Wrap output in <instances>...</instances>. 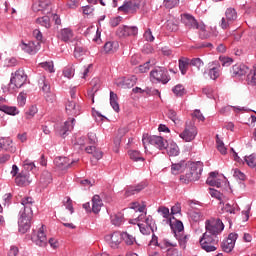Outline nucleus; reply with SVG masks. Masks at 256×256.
<instances>
[{
  "label": "nucleus",
  "instance_id": "4be33fe9",
  "mask_svg": "<svg viewBox=\"0 0 256 256\" xmlns=\"http://www.w3.org/2000/svg\"><path fill=\"white\" fill-rule=\"evenodd\" d=\"M73 125H75V118H69L63 126L57 128V132L61 137H65V135H67V131H71L73 129Z\"/></svg>",
  "mask_w": 256,
  "mask_h": 256
},
{
  "label": "nucleus",
  "instance_id": "e2e57ef3",
  "mask_svg": "<svg viewBox=\"0 0 256 256\" xmlns=\"http://www.w3.org/2000/svg\"><path fill=\"white\" fill-rule=\"evenodd\" d=\"M221 63H222V67H231V65L233 64V59L229 58V57H219Z\"/></svg>",
  "mask_w": 256,
  "mask_h": 256
},
{
  "label": "nucleus",
  "instance_id": "393cba45",
  "mask_svg": "<svg viewBox=\"0 0 256 256\" xmlns=\"http://www.w3.org/2000/svg\"><path fill=\"white\" fill-rule=\"evenodd\" d=\"M58 37L61 39V41L67 43V41H71V39H73V30L70 28H64L60 30Z\"/></svg>",
  "mask_w": 256,
  "mask_h": 256
},
{
  "label": "nucleus",
  "instance_id": "c85d7f7f",
  "mask_svg": "<svg viewBox=\"0 0 256 256\" xmlns=\"http://www.w3.org/2000/svg\"><path fill=\"white\" fill-rule=\"evenodd\" d=\"M101 207H103V200H101L99 195H94L92 198V211L94 213H99Z\"/></svg>",
  "mask_w": 256,
  "mask_h": 256
},
{
  "label": "nucleus",
  "instance_id": "423d86ee",
  "mask_svg": "<svg viewBox=\"0 0 256 256\" xmlns=\"http://www.w3.org/2000/svg\"><path fill=\"white\" fill-rule=\"evenodd\" d=\"M200 245L206 253L217 251V249H219V237L203 234L200 239Z\"/></svg>",
  "mask_w": 256,
  "mask_h": 256
},
{
  "label": "nucleus",
  "instance_id": "e433bc0d",
  "mask_svg": "<svg viewBox=\"0 0 256 256\" xmlns=\"http://www.w3.org/2000/svg\"><path fill=\"white\" fill-rule=\"evenodd\" d=\"M225 17L228 22L233 23L234 21H237V10L235 8H227L225 11Z\"/></svg>",
  "mask_w": 256,
  "mask_h": 256
},
{
  "label": "nucleus",
  "instance_id": "5fc2aeb1",
  "mask_svg": "<svg viewBox=\"0 0 256 256\" xmlns=\"http://www.w3.org/2000/svg\"><path fill=\"white\" fill-rule=\"evenodd\" d=\"M206 183L210 185V187H217L218 189L221 187V180L217 178H207Z\"/></svg>",
  "mask_w": 256,
  "mask_h": 256
},
{
  "label": "nucleus",
  "instance_id": "7c9ffc66",
  "mask_svg": "<svg viewBox=\"0 0 256 256\" xmlns=\"http://www.w3.org/2000/svg\"><path fill=\"white\" fill-rule=\"evenodd\" d=\"M0 111L6 113V115H19V109L15 106H7L5 104H0Z\"/></svg>",
  "mask_w": 256,
  "mask_h": 256
},
{
  "label": "nucleus",
  "instance_id": "13d9d810",
  "mask_svg": "<svg viewBox=\"0 0 256 256\" xmlns=\"http://www.w3.org/2000/svg\"><path fill=\"white\" fill-rule=\"evenodd\" d=\"M17 101L20 107H24L25 103H27V94L25 92H21L18 95Z\"/></svg>",
  "mask_w": 256,
  "mask_h": 256
},
{
  "label": "nucleus",
  "instance_id": "37998d69",
  "mask_svg": "<svg viewBox=\"0 0 256 256\" xmlns=\"http://www.w3.org/2000/svg\"><path fill=\"white\" fill-rule=\"evenodd\" d=\"M36 23H38V25H41L42 27H45L46 29H49V27H51V20L49 19V16H43L41 18H38L36 20Z\"/></svg>",
  "mask_w": 256,
  "mask_h": 256
},
{
  "label": "nucleus",
  "instance_id": "8fccbe9b",
  "mask_svg": "<svg viewBox=\"0 0 256 256\" xmlns=\"http://www.w3.org/2000/svg\"><path fill=\"white\" fill-rule=\"evenodd\" d=\"M173 93L176 97H183L185 95V87L183 85L178 84L173 88Z\"/></svg>",
  "mask_w": 256,
  "mask_h": 256
},
{
  "label": "nucleus",
  "instance_id": "2f4dec72",
  "mask_svg": "<svg viewBox=\"0 0 256 256\" xmlns=\"http://www.w3.org/2000/svg\"><path fill=\"white\" fill-rule=\"evenodd\" d=\"M187 169V163L185 161L172 164L171 171L173 175H179V173H183Z\"/></svg>",
  "mask_w": 256,
  "mask_h": 256
},
{
  "label": "nucleus",
  "instance_id": "338daca9",
  "mask_svg": "<svg viewBox=\"0 0 256 256\" xmlns=\"http://www.w3.org/2000/svg\"><path fill=\"white\" fill-rule=\"evenodd\" d=\"M150 64H151V61H148V62H146V63L140 65V66L138 67L139 73H147V71H149V69H151Z\"/></svg>",
  "mask_w": 256,
  "mask_h": 256
},
{
  "label": "nucleus",
  "instance_id": "c9c22d12",
  "mask_svg": "<svg viewBox=\"0 0 256 256\" xmlns=\"http://www.w3.org/2000/svg\"><path fill=\"white\" fill-rule=\"evenodd\" d=\"M165 149L170 157H177L179 155V146H177V143L171 142Z\"/></svg>",
  "mask_w": 256,
  "mask_h": 256
},
{
  "label": "nucleus",
  "instance_id": "ea45409f",
  "mask_svg": "<svg viewBox=\"0 0 256 256\" xmlns=\"http://www.w3.org/2000/svg\"><path fill=\"white\" fill-rule=\"evenodd\" d=\"M247 83L252 87L256 86V64H254L253 69L247 75Z\"/></svg>",
  "mask_w": 256,
  "mask_h": 256
},
{
  "label": "nucleus",
  "instance_id": "1a4fd4ad",
  "mask_svg": "<svg viewBox=\"0 0 256 256\" xmlns=\"http://www.w3.org/2000/svg\"><path fill=\"white\" fill-rule=\"evenodd\" d=\"M104 239L112 249H117L119 245H121V242L123 241V236L121 232L116 231V232L107 234L104 237Z\"/></svg>",
  "mask_w": 256,
  "mask_h": 256
},
{
  "label": "nucleus",
  "instance_id": "7ed1b4c3",
  "mask_svg": "<svg viewBox=\"0 0 256 256\" xmlns=\"http://www.w3.org/2000/svg\"><path fill=\"white\" fill-rule=\"evenodd\" d=\"M205 229L206 232L204 235H208L210 237H219V235H221L223 232V229H225V224H223V221H221L219 218H211L210 220L206 221Z\"/></svg>",
  "mask_w": 256,
  "mask_h": 256
},
{
  "label": "nucleus",
  "instance_id": "603ef678",
  "mask_svg": "<svg viewBox=\"0 0 256 256\" xmlns=\"http://www.w3.org/2000/svg\"><path fill=\"white\" fill-rule=\"evenodd\" d=\"M190 65L192 67H196L199 71L203 67L204 63L203 60H201V58H193L190 60Z\"/></svg>",
  "mask_w": 256,
  "mask_h": 256
},
{
  "label": "nucleus",
  "instance_id": "a19ab883",
  "mask_svg": "<svg viewBox=\"0 0 256 256\" xmlns=\"http://www.w3.org/2000/svg\"><path fill=\"white\" fill-rule=\"evenodd\" d=\"M128 155L132 161H142V162L145 161V158L141 156V152L137 150H130L128 152Z\"/></svg>",
  "mask_w": 256,
  "mask_h": 256
},
{
  "label": "nucleus",
  "instance_id": "4c0bfd02",
  "mask_svg": "<svg viewBox=\"0 0 256 256\" xmlns=\"http://www.w3.org/2000/svg\"><path fill=\"white\" fill-rule=\"evenodd\" d=\"M136 84H137V77L135 76L126 78L122 81L123 89H131V87H135Z\"/></svg>",
  "mask_w": 256,
  "mask_h": 256
},
{
  "label": "nucleus",
  "instance_id": "f03ea898",
  "mask_svg": "<svg viewBox=\"0 0 256 256\" xmlns=\"http://www.w3.org/2000/svg\"><path fill=\"white\" fill-rule=\"evenodd\" d=\"M201 173H203V162H192L188 167L186 166V174L180 176V181L186 184L199 181Z\"/></svg>",
  "mask_w": 256,
  "mask_h": 256
},
{
  "label": "nucleus",
  "instance_id": "473e14b6",
  "mask_svg": "<svg viewBox=\"0 0 256 256\" xmlns=\"http://www.w3.org/2000/svg\"><path fill=\"white\" fill-rule=\"evenodd\" d=\"M110 105L112 109L116 111V113H119V96L113 91H110Z\"/></svg>",
  "mask_w": 256,
  "mask_h": 256
},
{
  "label": "nucleus",
  "instance_id": "58836bf2",
  "mask_svg": "<svg viewBox=\"0 0 256 256\" xmlns=\"http://www.w3.org/2000/svg\"><path fill=\"white\" fill-rule=\"evenodd\" d=\"M39 85L44 93V95L46 93H51V84H49V81H47V79H45L44 76H42L39 80Z\"/></svg>",
  "mask_w": 256,
  "mask_h": 256
},
{
  "label": "nucleus",
  "instance_id": "0eeeda50",
  "mask_svg": "<svg viewBox=\"0 0 256 256\" xmlns=\"http://www.w3.org/2000/svg\"><path fill=\"white\" fill-rule=\"evenodd\" d=\"M142 143L144 145V149H147V145H153L154 147H157V149H160V151L167 149V140L163 139L161 136L144 135Z\"/></svg>",
  "mask_w": 256,
  "mask_h": 256
},
{
  "label": "nucleus",
  "instance_id": "09e8293b",
  "mask_svg": "<svg viewBox=\"0 0 256 256\" xmlns=\"http://www.w3.org/2000/svg\"><path fill=\"white\" fill-rule=\"evenodd\" d=\"M166 29L168 31H178L179 29V24H177V20H168L166 22Z\"/></svg>",
  "mask_w": 256,
  "mask_h": 256
},
{
  "label": "nucleus",
  "instance_id": "79ce46f5",
  "mask_svg": "<svg viewBox=\"0 0 256 256\" xmlns=\"http://www.w3.org/2000/svg\"><path fill=\"white\" fill-rule=\"evenodd\" d=\"M122 241H124V243H126V245H133V243H135V236L129 234L128 232H122Z\"/></svg>",
  "mask_w": 256,
  "mask_h": 256
},
{
  "label": "nucleus",
  "instance_id": "ddd939ff",
  "mask_svg": "<svg viewBox=\"0 0 256 256\" xmlns=\"http://www.w3.org/2000/svg\"><path fill=\"white\" fill-rule=\"evenodd\" d=\"M21 50L29 53V55H35L39 49H41V42L29 41L28 43L22 42L20 44Z\"/></svg>",
  "mask_w": 256,
  "mask_h": 256
},
{
  "label": "nucleus",
  "instance_id": "c756f323",
  "mask_svg": "<svg viewBox=\"0 0 256 256\" xmlns=\"http://www.w3.org/2000/svg\"><path fill=\"white\" fill-rule=\"evenodd\" d=\"M53 181V176H51V173H49L48 171H45L42 173L41 177H40V185L41 187H48L50 185V183H52Z\"/></svg>",
  "mask_w": 256,
  "mask_h": 256
},
{
  "label": "nucleus",
  "instance_id": "a211bd4d",
  "mask_svg": "<svg viewBox=\"0 0 256 256\" xmlns=\"http://www.w3.org/2000/svg\"><path fill=\"white\" fill-rule=\"evenodd\" d=\"M31 181L29 172H21L15 178V183L18 187H27V185H31Z\"/></svg>",
  "mask_w": 256,
  "mask_h": 256
},
{
  "label": "nucleus",
  "instance_id": "a878e982",
  "mask_svg": "<svg viewBox=\"0 0 256 256\" xmlns=\"http://www.w3.org/2000/svg\"><path fill=\"white\" fill-rule=\"evenodd\" d=\"M145 189V184H138L136 186H129L126 189L125 196L131 197V195H137V193H141Z\"/></svg>",
  "mask_w": 256,
  "mask_h": 256
},
{
  "label": "nucleus",
  "instance_id": "f257e3e1",
  "mask_svg": "<svg viewBox=\"0 0 256 256\" xmlns=\"http://www.w3.org/2000/svg\"><path fill=\"white\" fill-rule=\"evenodd\" d=\"M22 208L18 219V231L25 234L31 229V219H33V205L35 201L31 197H24L21 200Z\"/></svg>",
  "mask_w": 256,
  "mask_h": 256
},
{
  "label": "nucleus",
  "instance_id": "20e7f679",
  "mask_svg": "<svg viewBox=\"0 0 256 256\" xmlns=\"http://www.w3.org/2000/svg\"><path fill=\"white\" fill-rule=\"evenodd\" d=\"M27 82V74H25L24 70H17L13 77L10 79V83L8 85L9 93H15L17 89H21L22 86Z\"/></svg>",
  "mask_w": 256,
  "mask_h": 256
},
{
  "label": "nucleus",
  "instance_id": "bf43d9fd",
  "mask_svg": "<svg viewBox=\"0 0 256 256\" xmlns=\"http://www.w3.org/2000/svg\"><path fill=\"white\" fill-rule=\"evenodd\" d=\"M44 98L46 99L47 103H55L57 101V96L53 92H47L44 94Z\"/></svg>",
  "mask_w": 256,
  "mask_h": 256
},
{
  "label": "nucleus",
  "instance_id": "de8ad7c7",
  "mask_svg": "<svg viewBox=\"0 0 256 256\" xmlns=\"http://www.w3.org/2000/svg\"><path fill=\"white\" fill-rule=\"evenodd\" d=\"M37 106H30L29 109L25 112V119H33V117H35V115H37Z\"/></svg>",
  "mask_w": 256,
  "mask_h": 256
},
{
  "label": "nucleus",
  "instance_id": "c03bdc74",
  "mask_svg": "<svg viewBox=\"0 0 256 256\" xmlns=\"http://www.w3.org/2000/svg\"><path fill=\"white\" fill-rule=\"evenodd\" d=\"M216 147L221 155H227V148L225 143L219 139V135L216 136Z\"/></svg>",
  "mask_w": 256,
  "mask_h": 256
},
{
  "label": "nucleus",
  "instance_id": "4d7b16f0",
  "mask_svg": "<svg viewBox=\"0 0 256 256\" xmlns=\"http://www.w3.org/2000/svg\"><path fill=\"white\" fill-rule=\"evenodd\" d=\"M130 209H134V211H139L141 214L145 213V205L140 206L139 202H133L130 204Z\"/></svg>",
  "mask_w": 256,
  "mask_h": 256
},
{
  "label": "nucleus",
  "instance_id": "774afa93",
  "mask_svg": "<svg viewBox=\"0 0 256 256\" xmlns=\"http://www.w3.org/2000/svg\"><path fill=\"white\" fill-rule=\"evenodd\" d=\"M168 256H183L181 251L177 250V248H171L168 250L167 253Z\"/></svg>",
  "mask_w": 256,
  "mask_h": 256
},
{
  "label": "nucleus",
  "instance_id": "864d4df0",
  "mask_svg": "<svg viewBox=\"0 0 256 256\" xmlns=\"http://www.w3.org/2000/svg\"><path fill=\"white\" fill-rule=\"evenodd\" d=\"M86 52H87V50L85 48L77 45L74 49V57L76 59H79V57H82V55H85Z\"/></svg>",
  "mask_w": 256,
  "mask_h": 256
},
{
  "label": "nucleus",
  "instance_id": "bb28decb",
  "mask_svg": "<svg viewBox=\"0 0 256 256\" xmlns=\"http://www.w3.org/2000/svg\"><path fill=\"white\" fill-rule=\"evenodd\" d=\"M208 75L213 81L221 77V64H214L212 68L209 69Z\"/></svg>",
  "mask_w": 256,
  "mask_h": 256
},
{
  "label": "nucleus",
  "instance_id": "4468645a",
  "mask_svg": "<svg viewBox=\"0 0 256 256\" xmlns=\"http://www.w3.org/2000/svg\"><path fill=\"white\" fill-rule=\"evenodd\" d=\"M66 113L71 117L81 115V106L75 100H68L66 103Z\"/></svg>",
  "mask_w": 256,
  "mask_h": 256
},
{
  "label": "nucleus",
  "instance_id": "69168bd1",
  "mask_svg": "<svg viewBox=\"0 0 256 256\" xmlns=\"http://www.w3.org/2000/svg\"><path fill=\"white\" fill-rule=\"evenodd\" d=\"M158 213H160L162 215V217H164V219H169V208L165 207V206H160L158 208Z\"/></svg>",
  "mask_w": 256,
  "mask_h": 256
},
{
  "label": "nucleus",
  "instance_id": "680f3d73",
  "mask_svg": "<svg viewBox=\"0 0 256 256\" xmlns=\"http://www.w3.org/2000/svg\"><path fill=\"white\" fill-rule=\"evenodd\" d=\"M64 206L66 207V209H68V211H70L71 215H73V200H71V198L66 197L64 200Z\"/></svg>",
  "mask_w": 256,
  "mask_h": 256
},
{
  "label": "nucleus",
  "instance_id": "6e6552de",
  "mask_svg": "<svg viewBox=\"0 0 256 256\" xmlns=\"http://www.w3.org/2000/svg\"><path fill=\"white\" fill-rule=\"evenodd\" d=\"M181 139L189 143L197 137V127H195V122L187 121L185 125V129L182 133H180Z\"/></svg>",
  "mask_w": 256,
  "mask_h": 256
},
{
  "label": "nucleus",
  "instance_id": "3c124183",
  "mask_svg": "<svg viewBox=\"0 0 256 256\" xmlns=\"http://www.w3.org/2000/svg\"><path fill=\"white\" fill-rule=\"evenodd\" d=\"M64 77L67 79H71V77L75 76V68L73 66H68L63 70Z\"/></svg>",
  "mask_w": 256,
  "mask_h": 256
},
{
  "label": "nucleus",
  "instance_id": "9d476101",
  "mask_svg": "<svg viewBox=\"0 0 256 256\" xmlns=\"http://www.w3.org/2000/svg\"><path fill=\"white\" fill-rule=\"evenodd\" d=\"M140 221H144V225L147 227H150L152 229H157V226L155 225V220H153V216H147V212H144L143 214H139L135 219L129 220V223L132 225H137Z\"/></svg>",
  "mask_w": 256,
  "mask_h": 256
},
{
  "label": "nucleus",
  "instance_id": "39448f33",
  "mask_svg": "<svg viewBox=\"0 0 256 256\" xmlns=\"http://www.w3.org/2000/svg\"><path fill=\"white\" fill-rule=\"evenodd\" d=\"M150 79L153 82L156 81V83L167 85V82L171 81V76L169 75V72L166 68L158 66L150 72Z\"/></svg>",
  "mask_w": 256,
  "mask_h": 256
},
{
  "label": "nucleus",
  "instance_id": "f704fd0d",
  "mask_svg": "<svg viewBox=\"0 0 256 256\" xmlns=\"http://www.w3.org/2000/svg\"><path fill=\"white\" fill-rule=\"evenodd\" d=\"M117 49H119V43L115 41L106 42L104 45V51L108 54L115 53Z\"/></svg>",
  "mask_w": 256,
  "mask_h": 256
},
{
  "label": "nucleus",
  "instance_id": "412c9836",
  "mask_svg": "<svg viewBox=\"0 0 256 256\" xmlns=\"http://www.w3.org/2000/svg\"><path fill=\"white\" fill-rule=\"evenodd\" d=\"M249 72V67L245 64H236L232 67V75L233 77H243V75H247Z\"/></svg>",
  "mask_w": 256,
  "mask_h": 256
},
{
  "label": "nucleus",
  "instance_id": "aec40b11",
  "mask_svg": "<svg viewBox=\"0 0 256 256\" xmlns=\"http://www.w3.org/2000/svg\"><path fill=\"white\" fill-rule=\"evenodd\" d=\"M0 151L15 153L16 148L13 145V140H11V138H0Z\"/></svg>",
  "mask_w": 256,
  "mask_h": 256
},
{
  "label": "nucleus",
  "instance_id": "6e6d98bb",
  "mask_svg": "<svg viewBox=\"0 0 256 256\" xmlns=\"http://www.w3.org/2000/svg\"><path fill=\"white\" fill-rule=\"evenodd\" d=\"M38 7V11H47L46 13H49V11H51V4H49V2L40 1Z\"/></svg>",
  "mask_w": 256,
  "mask_h": 256
},
{
  "label": "nucleus",
  "instance_id": "f3484780",
  "mask_svg": "<svg viewBox=\"0 0 256 256\" xmlns=\"http://www.w3.org/2000/svg\"><path fill=\"white\" fill-rule=\"evenodd\" d=\"M77 161L78 160L71 161L67 157H56L54 160V163H55L56 167H58V169H61V171H64V169H69V167H71V165H75V163H77Z\"/></svg>",
  "mask_w": 256,
  "mask_h": 256
},
{
  "label": "nucleus",
  "instance_id": "9b49d317",
  "mask_svg": "<svg viewBox=\"0 0 256 256\" xmlns=\"http://www.w3.org/2000/svg\"><path fill=\"white\" fill-rule=\"evenodd\" d=\"M138 33L139 28L136 26H120L116 31V35L120 38L135 37Z\"/></svg>",
  "mask_w": 256,
  "mask_h": 256
},
{
  "label": "nucleus",
  "instance_id": "72a5a7b5",
  "mask_svg": "<svg viewBox=\"0 0 256 256\" xmlns=\"http://www.w3.org/2000/svg\"><path fill=\"white\" fill-rule=\"evenodd\" d=\"M124 221H125V218H124L123 214L120 212L117 214H113L111 216V223L115 227H121V225H123Z\"/></svg>",
  "mask_w": 256,
  "mask_h": 256
},
{
  "label": "nucleus",
  "instance_id": "f8f14e48",
  "mask_svg": "<svg viewBox=\"0 0 256 256\" xmlns=\"http://www.w3.org/2000/svg\"><path fill=\"white\" fill-rule=\"evenodd\" d=\"M237 237V233H230L228 238L222 242L221 247L224 253H231V251H233Z\"/></svg>",
  "mask_w": 256,
  "mask_h": 256
},
{
  "label": "nucleus",
  "instance_id": "a18cd8bd",
  "mask_svg": "<svg viewBox=\"0 0 256 256\" xmlns=\"http://www.w3.org/2000/svg\"><path fill=\"white\" fill-rule=\"evenodd\" d=\"M90 85L92 87V92L97 93L101 89V78L95 77L91 80Z\"/></svg>",
  "mask_w": 256,
  "mask_h": 256
},
{
  "label": "nucleus",
  "instance_id": "2eb2a0df",
  "mask_svg": "<svg viewBox=\"0 0 256 256\" xmlns=\"http://www.w3.org/2000/svg\"><path fill=\"white\" fill-rule=\"evenodd\" d=\"M137 9H139V0H129L119 7L118 11H123L124 13H135Z\"/></svg>",
  "mask_w": 256,
  "mask_h": 256
},
{
  "label": "nucleus",
  "instance_id": "6ab92c4d",
  "mask_svg": "<svg viewBox=\"0 0 256 256\" xmlns=\"http://www.w3.org/2000/svg\"><path fill=\"white\" fill-rule=\"evenodd\" d=\"M84 35L89 37V39H92V41H95V43H101V32L99 29L95 28V26L87 28Z\"/></svg>",
  "mask_w": 256,
  "mask_h": 256
},
{
  "label": "nucleus",
  "instance_id": "5701e85b",
  "mask_svg": "<svg viewBox=\"0 0 256 256\" xmlns=\"http://www.w3.org/2000/svg\"><path fill=\"white\" fill-rule=\"evenodd\" d=\"M182 21H183L184 25H186V27H188V29H195L199 23V22H197L195 17H193V15H190V14H184L182 16Z\"/></svg>",
  "mask_w": 256,
  "mask_h": 256
},
{
  "label": "nucleus",
  "instance_id": "cd10ccee",
  "mask_svg": "<svg viewBox=\"0 0 256 256\" xmlns=\"http://www.w3.org/2000/svg\"><path fill=\"white\" fill-rule=\"evenodd\" d=\"M86 153H89L93 156L96 161H99V159L103 158V152L99 149H97L95 146H89L85 148Z\"/></svg>",
  "mask_w": 256,
  "mask_h": 256
},
{
  "label": "nucleus",
  "instance_id": "49530a36",
  "mask_svg": "<svg viewBox=\"0 0 256 256\" xmlns=\"http://www.w3.org/2000/svg\"><path fill=\"white\" fill-rule=\"evenodd\" d=\"M138 227L142 235H151V233H155V230L145 224L138 223Z\"/></svg>",
  "mask_w": 256,
  "mask_h": 256
},
{
  "label": "nucleus",
  "instance_id": "b1692460",
  "mask_svg": "<svg viewBox=\"0 0 256 256\" xmlns=\"http://www.w3.org/2000/svg\"><path fill=\"white\" fill-rule=\"evenodd\" d=\"M179 70L182 75H187V71H189V66L191 65V60L189 58L182 57L178 61Z\"/></svg>",
  "mask_w": 256,
  "mask_h": 256
},
{
  "label": "nucleus",
  "instance_id": "dca6fc26",
  "mask_svg": "<svg viewBox=\"0 0 256 256\" xmlns=\"http://www.w3.org/2000/svg\"><path fill=\"white\" fill-rule=\"evenodd\" d=\"M32 241L35 242L38 247H47V235H45V226H42L37 235L32 237Z\"/></svg>",
  "mask_w": 256,
  "mask_h": 256
},
{
  "label": "nucleus",
  "instance_id": "0e129e2a",
  "mask_svg": "<svg viewBox=\"0 0 256 256\" xmlns=\"http://www.w3.org/2000/svg\"><path fill=\"white\" fill-rule=\"evenodd\" d=\"M164 5L167 9H173V7L179 5V0H164Z\"/></svg>",
  "mask_w": 256,
  "mask_h": 256
},
{
  "label": "nucleus",
  "instance_id": "052dcab7",
  "mask_svg": "<svg viewBox=\"0 0 256 256\" xmlns=\"http://www.w3.org/2000/svg\"><path fill=\"white\" fill-rule=\"evenodd\" d=\"M245 161H246L248 167L256 166V157L253 154H251L250 156H246Z\"/></svg>",
  "mask_w": 256,
  "mask_h": 256
}]
</instances>
